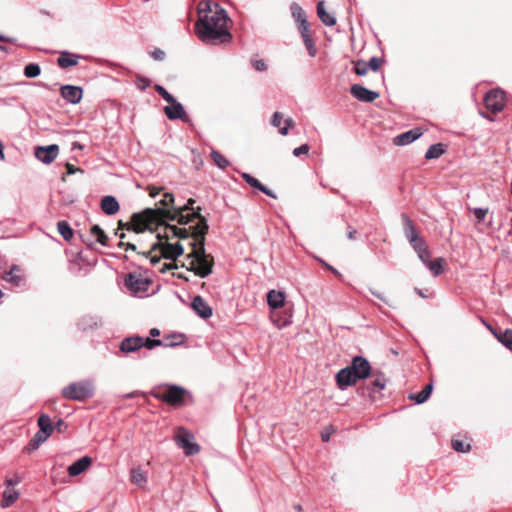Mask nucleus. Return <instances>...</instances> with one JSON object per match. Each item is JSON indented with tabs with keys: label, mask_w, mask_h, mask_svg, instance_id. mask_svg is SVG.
I'll list each match as a JSON object with an SVG mask.
<instances>
[{
	"label": "nucleus",
	"mask_w": 512,
	"mask_h": 512,
	"mask_svg": "<svg viewBox=\"0 0 512 512\" xmlns=\"http://www.w3.org/2000/svg\"><path fill=\"white\" fill-rule=\"evenodd\" d=\"M159 204L160 206L156 208H145L140 212L133 213L130 222L119 220L117 224H169L168 221H174L177 218V224H189L194 219L200 220L198 224H207L199 209L194 208L195 200L192 198L183 208L175 209L173 194L164 192Z\"/></svg>",
	"instance_id": "1"
},
{
	"label": "nucleus",
	"mask_w": 512,
	"mask_h": 512,
	"mask_svg": "<svg viewBox=\"0 0 512 512\" xmlns=\"http://www.w3.org/2000/svg\"><path fill=\"white\" fill-rule=\"evenodd\" d=\"M231 19L227 11L218 3L203 1L198 6V19L194 30L197 38L205 45L228 44L233 36L228 23Z\"/></svg>",
	"instance_id": "2"
},
{
	"label": "nucleus",
	"mask_w": 512,
	"mask_h": 512,
	"mask_svg": "<svg viewBox=\"0 0 512 512\" xmlns=\"http://www.w3.org/2000/svg\"><path fill=\"white\" fill-rule=\"evenodd\" d=\"M124 228L135 234L149 233L151 237L156 239V241L152 243L151 249L159 250L161 256L166 259H176L184 252V248L179 242H168L169 234H172L173 237L178 236L182 238L188 236V232L178 229V226H118V229L123 230Z\"/></svg>",
	"instance_id": "3"
},
{
	"label": "nucleus",
	"mask_w": 512,
	"mask_h": 512,
	"mask_svg": "<svg viewBox=\"0 0 512 512\" xmlns=\"http://www.w3.org/2000/svg\"><path fill=\"white\" fill-rule=\"evenodd\" d=\"M191 228H197V232L201 235V247L198 250H194L191 258L189 270L193 271L196 275L201 278H205L212 273L214 261L212 256L205 253L204 250V235L207 233L209 226H190Z\"/></svg>",
	"instance_id": "4"
},
{
	"label": "nucleus",
	"mask_w": 512,
	"mask_h": 512,
	"mask_svg": "<svg viewBox=\"0 0 512 512\" xmlns=\"http://www.w3.org/2000/svg\"><path fill=\"white\" fill-rule=\"evenodd\" d=\"M151 396L171 406L180 407L185 404V399L190 396L188 390L175 384H166L163 389L156 388L150 391Z\"/></svg>",
	"instance_id": "5"
},
{
	"label": "nucleus",
	"mask_w": 512,
	"mask_h": 512,
	"mask_svg": "<svg viewBox=\"0 0 512 512\" xmlns=\"http://www.w3.org/2000/svg\"><path fill=\"white\" fill-rule=\"evenodd\" d=\"M95 393V386L91 380L72 382L62 389V396L69 400L84 401Z\"/></svg>",
	"instance_id": "6"
},
{
	"label": "nucleus",
	"mask_w": 512,
	"mask_h": 512,
	"mask_svg": "<svg viewBox=\"0 0 512 512\" xmlns=\"http://www.w3.org/2000/svg\"><path fill=\"white\" fill-rule=\"evenodd\" d=\"M78 235L82 242L89 247L97 243L103 246L107 245L108 237L100 226H83V228L78 231Z\"/></svg>",
	"instance_id": "7"
},
{
	"label": "nucleus",
	"mask_w": 512,
	"mask_h": 512,
	"mask_svg": "<svg viewBox=\"0 0 512 512\" xmlns=\"http://www.w3.org/2000/svg\"><path fill=\"white\" fill-rule=\"evenodd\" d=\"M405 236L420 260H427V257H430L426 241L415 230V226H407L405 229Z\"/></svg>",
	"instance_id": "8"
},
{
	"label": "nucleus",
	"mask_w": 512,
	"mask_h": 512,
	"mask_svg": "<svg viewBox=\"0 0 512 512\" xmlns=\"http://www.w3.org/2000/svg\"><path fill=\"white\" fill-rule=\"evenodd\" d=\"M194 436L187 430L180 428L175 436L176 444L183 449L187 456H192L200 451V446L195 443Z\"/></svg>",
	"instance_id": "9"
},
{
	"label": "nucleus",
	"mask_w": 512,
	"mask_h": 512,
	"mask_svg": "<svg viewBox=\"0 0 512 512\" xmlns=\"http://www.w3.org/2000/svg\"><path fill=\"white\" fill-rule=\"evenodd\" d=\"M484 104L493 113L501 112L505 106V92L499 88L490 90L485 95Z\"/></svg>",
	"instance_id": "10"
},
{
	"label": "nucleus",
	"mask_w": 512,
	"mask_h": 512,
	"mask_svg": "<svg viewBox=\"0 0 512 512\" xmlns=\"http://www.w3.org/2000/svg\"><path fill=\"white\" fill-rule=\"evenodd\" d=\"M372 376L374 377V379L371 382V384L360 387L358 391L362 396L367 395L372 400H374L375 393L382 391L386 387V378L385 375L380 371L372 372Z\"/></svg>",
	"instance_id": "11"
},
{
	"label": "nucleus",
	"mask_w": 512,
	"mask_h": 512,
	"mask_svg": "<svg viewBox=\"0 0 512 512\" xmlns=\"http://www.w3.org/2000/svg\"><path fill=\"white\" fill-rule=\"evenodd\" d=\"M169 105L164 107V113L169 120H181L184 123L190 122V118L187 115L183 105L175 99L173 102H169Z\"/></svg>",
	"instance_id": "12"
},
{
	"label": "nucleus",
	"mask_w": 512,
	"mask_h": 512,
	"mask_svg": "<svg viewBox=\"0 0 512 512\" xmlns=\"http://www.w3.org/2000/svg\"><path fill=\"white\" fill-rule=\"evenodd\" d=\"M349 368L352 370L353 374L358 378V380L366 379L368 376H370V374H372L369 361L362 356H355L352 359Z\"/></svg>",
	"instance_id": "13"
},
{
	"label": "nucleus",
	"mask_w": 512,
	"mask_h": 512,
	"mask_svg": "<svg viewBox=\"0 0 512 512\" xmlns=\"http://www.w3.org/2000/svg\"><path fill=\"white\" fill-rule=\"evenodd\" d=\"M59 146L50 144L47 146H37L35 148V157L44 164L52 163L58 156Z\"/></svg>",
	"instance_id": "14"
},
{
	"label": "nucleus",
	"mask_w": 512,
	"mask_h": 512,
	"mask_svg": "<svg viewBox=\"0 0 512 512\" xmlns=\"http://www.w3.org/2000/svg\"><path fill=\"white\" fill-rule=\"evenodd\" d=\"M350 93L358 101L364 103H372L380 96L378 92L370 90L361 84H353L350 88Z\"/></svg>",
	"instance_id": "15"
},
{
	"label": "nucleus",
	"mask_w": 512,
	"mask_h": 512,
	"mask_svg": "<svg viewBox=\"0 0 512 512\" xmlns=\"http://www.w3.org/2000/svg\"><path fill=\"white\" fill-rule=\"evenodd\" d=\"M60 94L64 100L70 104H78L83 96V89L75 85H63L60 88Z\"/></svg>",
	"instance_id": "16"
},
{
	"label": "nucleus",
	"mask_w": 512,
	"mask_h": 512,
	"mask_svg": "<svg viewBox=\"0 0 512 512\" xmlns=\"http://www.w3.org/2000/svg\"><path fill=\"white\" fill-rule=\"evenodd\" d=\"M358 378L353 374L349 366L341 369L336 374L337 386L341 390H345L349 386L356 384Z\"/></svg>",
	"instance_id": "17"
},
{
	"label": "nucleus",
	"mask_w": 512,
	"mask_h": 512,
	"mask_svg": "<svg viewBox=\"0 0 512 512\" xmlns=\"http://www.w3.org/2000/svg\"><path fill=\"white\" fill-rule=\"evenodd\" d=\"M142 347V337L138 335L125 337L119 344L120 351L125 354L137 352Z\"/></svg>",
	"instance_id": "18"
},
{
	"label": "nucleus",
	"mask_w": 512,
	"mask_h": 512,
	"mask_svg": "<svg viewBox=\"0 0 512 512\" xmlns=\"http://www.w3.org/2000/svg\"><path fill=\"white\" fill-rule=\"evenodd\" d=\"M77 326L82 331H93L102 326V318L99 315H84L78 321Z\"/></svg>",
	"instance_id": "19"
},
{
	"label": "nucleus",
	"mask_w": 512,
	"mask_h": 512,
	"mask_svg": "<svg viewBox=\"0 0 512 512\" xmlns=\"http://www.w3.org/2000/svg\"><path fill=\"white\" fill-rule=\"evenodd\" d=\"M191 305L193 310L199 317L207 319L212 316V308L201 296H195L192 300Z\"/></svg>",
	"instance_id": "20"
},
{
	"label": "nucleus",
	"mask_w": 512,
	"mask_h": 512,
	"mask_svg": "<svg viewBox=\"0 0 512 512\" xmlns=\"http://www.w3.org/2000/svg\"><path fill=\"white\" fill-rule=\"evenodd\" d=\"M421 135L422 131L419 128H414L396 136L394 144L399 146L408 145L417 140Z\"/></svg>",
	"instance_id": "21"
},
{
	"label": "nucleus",
	"mask_w": 512,
	"mask_h": 512,
	"mask_svg": "<svg viewBox=\"0 0 512 512\" xmlns=\"http://www.w3.org/2000/svg\"><path fill=\"white\" fill-rule=\"evenodd\" d=\"M92 463V458L89 456H84L77 461H75L73 464H71L67 471L68 474L71 477H75L83 473Z\"/></svg>",
	"instance_id": "22"
},
{
	"label": "nucleus",
	"mask_w": 512,
	"mask_h": 512,
	"mask_svg": "<svg viewBox=\"0 0 512 512\" xmlns=\"http://www.w3.org/2000/svg\"><path fill=\"white\" fill-rule=\"evenodd\" d=\"M100 207L103 213L109 216L116 214L120 209L119 202L112 195L104 196L101 199Z\"/></svg>",
	"instance_id": "23"
},
{
	"label": "nucleus",
	"mask_w": 512,
	"mask_h": 512,
	"mask_svg": "<svg viewBox=\"0 0 512 512\" xmlns=\"http://www.w3.org/2000/svg\"><path fill=\"white\" fill-rule=\"evenodd\" d=\"M241 177L252 188L263 192L264 194H266L267 196H269L271 198H276V195L274 194V192L271 189H269L267 186L263 185L257 178L253 177L249 173L244 172L241 174Z\"/></svg>",
	"instance_id": "24"
},
{
	"label": "nucleus",
	"mask_w": 512,
	"mask_h": 512,
	"mask_svg": "<svg viewBox=\"0 0 512 512\" xmlns=\"http://www.w3.org/2000/svg\"><path fill=\"white\" fill-rule=\"evenodd\" d=\"M81 57L82 56H80L78 54H73L68 51H63V52H61L60 56L57 59V64L60 68L66 69L68 67L77 65L78 60Z\"/></svg>",
	"instance_id": "25"
},
{
	"label": "nucleus",
	"mask_w": 512,
	"mask_h": 512,
	"mask_svg": "<svg viewBox=\"0 0 512 512\" xmlns=\"http://www.w3.org/2000/svg\"><path fill=\"white\" fill-rule=\"evenodd\" d=\"M267 303L273 309H279L284 306L285 294L281 291L270 290L267 293Z\"/></svg>",
	"instance_id": "26"
},
{
	"label": "nucleus",
	"mask_w": 512,
	"mask_h": 512,
	"mask_svg": "<svg viewBox=\"0 0 512 512\" xmlns=\"http://www.w3.org/2000/svg\"><path fill=\"white\" fill-rule=\"evenodd\" d=\"M145 283L146 282L135 273H129L125 278V286L133 292H139L144 289Z\"/></svg>",
	"instance_id": "27"
},
{
	"label": "nucleus",
	"mask_w": 512,
	"mask_h": 512,
	"mask_svg": "<svg viewBox=\"0 0 512 512\" xmlns=\"http://www.w3.org/2000/svg\"><path fill=\"white\" fill-rule=\"evenodd\" d=\"M317 15L321 22L325 26H334L336 24V18L334 15L328 13L324 7V1H319L317 4Z\"/></svg>",
	"instance_id": "28"
},
{
	"label": "nucleus",
	"mask_w": 512,
	"mask_h": 512,
	"mask_svg": "<svg viewBox=\"0 0 512 512\" xmlns=\"http://www.w3.org/2000/svg\"><path fill=\"white\" fill-rule=\"evenodd\" d=\"M38 426H39V432H41L44 435L47 434V437H49L54 430L51 419H50L49 415H47V414H41L39 416Z\"/></svg>",
	"instance_id": "29"
},
{
	"label": "nucleus",
	"mask_w": 512,
	"mask_h": 512,
	"mask_svg": "<svg viewBox=\"0 0 512 512\" xmlns=\"http://www.w3.org/2000/svg\"><path fill=\"white\" fill-rule=\"evenodd\" d=\"M443 261H444L443 258H437L434 261H431L430 257H427V260L426 259L421 260V262L431 271V273L434 276H439L440 274L443 273V270H444L443 266H442Z\"/></svg>",
	"instance_id": "30"
},
{
	"label": "nucleus",
	"mask_w": 512,
	"mask_h": 512,
	"mask_svg": "<svg viewBox=\"0 0 512 512\" xmlns=\"http://www.w3.org/2000/svg\"><path fill=\"white\" fill-rule=\"evenodd\" d=\"M130 481L138 487H144L147 483L146 473L140 468H133L130 471Z\"/></svg>",
	"instance_id": "31"
},
{
	"label": "nucleus",
	"mask_w": 512,
	"mask_h": 512,
	"mask_svg": "<svg viewBox=\"0 0 512 512\" xmlns=\"http://www.w3.org/2000/svg\"><path fill=\"white\" fill-rule=\"evenodd\" d=\"M19 498V492L14 489H6L2 494L1 507L8 508Z\"/></svg>",
	"instance_id": "32"
},
{
	"label": "nucleus",
	"mask_w": 512,
	"mask_h": 512,
	"mask_svg": "<svg viewBox=\"0 0 512 512\" xmlns=\"http://www.w3.org/2000/svg\"><path fill=\"white\" fill-rule=\"evenodd\" d=\"M20 269L18 266L13 265L8 272H5L3 275V280L8 283H11L14 286H19L23 280L22 276L15 274V272H19Z\"/></svg>",
	"instance_id": "33"
},
{
	"label": "nucleus",
	"mask_w": 512,
	"mask_h": 512,
	"mask_svg": "<svg viewBox=\"0 0 512 512\" xmlns=\"http://www.w3.org/2000/svg\"><path fill=\"white\" fill-rule=\"evenodd\" d=\"M432 390L433 384L429 383L419 393L410 394L409 398L414 400L417 404H422L429 398V396L432 393Z\"/></svg>",
	"instance_id": "34"
},
{
	"label": "nucleus",
	"mask_w": 512,
	"mask_h": 512,
	"mask_svg": "<svg viewBox=\"0 0 512 512\" xmlns=\"http://www.w3.org/2000/svg\"><path fill=\"white\" fill-rule=\"evenodd\" d=\"M445 153V148L442 143L432 144L425 153V159H437Z\"/></svg>",
	"instance_id": "35"
},
{
	"label": "nucleus",
	"mask_w": 512,
	"mask_h": 512,
	"mask_svg": "<svg viewBox=\"0 0 512 512\" xmlns=\"http://www.w3.org/2000/svg\"><path fill=\"white\" fill-rule=\"evenodd\" d=\"M48 439L47 434L44 435L41 432H37L33 438L29 441L26 450L28 452L36 450L39 448V446L44 443Z\"/></svg>",
	"instance_id": "36"
},
{
	"label": "nucleus",
	"mask_w": 512,
	"mask_h": 512,
	"mask_svg": "<svg viewBox=\"0 0 512 512\" xmlns=\"http://www.w3.org/2000/svg\"><path fill=\"white\" fill-rule=\"evenodd\" d=\"M290 11H291L292 17L294 18V20L296 22L301 23L303 20H307L304 10L298 3L293 2L290 5Z\"/></svg>",
	"instance_id": "37"
},
{
	"label": "nucleus",
	"mask_w": 512,
	"mask_h": 512,
	"mask_svg": "<svg viewBox=\"0 0 512 512\" xmlns=\"http://www.w3.org/2000/svg\"><path fill=\"white\" fill-rule=\"evenodd\" d=\"M498 341L512 352V329H506L501 332L500 337H498Z\"/></svg>",
	"instance_id": "38"
},
{
	"label": "nucleus",
	"mask_w": 512,
	"mask_h": 512,
	"mask_svg": "<svg viewBox=\"0 0 512 512\" xmlns=\"http://www.w3.org/2000/svg\"><path fill=\"white\" fill-rule=\"evenodd\" d=\"M211 157L214 163L217 165V167L222 170L227 168L230 164L229 161L216 150L211 151Z\"/></svg>",
	"instance_id": "39"
},
{
	"label": "nucleus",
	"mask_w": 512,
	"mask_h": 512,
	"mask_svg": "<svg viewBox=\"0 0 512 512\" xmlns=\"http://www.w3.org/2000/svg\"><path fill=\"white\" fill-rule=\"evenodd\" d=\"M142 342H143V347L149 349V350H152L154 349L155 347H158V346H165V347H168V346H174L175 344H163L162 340H159V339H151L149 337H142Z\"/></svg>",
	"instance_id": "40"
},
{
	"label": "nucleus",
	"mask_w": 512,
	"mask_h": 512,
	"mask_svg": "<svg viewBox=\"0 0 512 512\" xmlns=\"http://www.w3.org/2000/svg\"><path fill=\"white\" fill-rule=\"evenodd\" d=\"M41 73V68L38 64L36 63H29L28 65L25 66L24 68V75L27 77V78H35L37 77L38 75H40Z\"/></svg>",
	"instance_id": "41"
},
{
	"label": "nucleus",
	"mask_w": 512,
	"mask_h": 512,
	"mask_svg": "<svg viewBox=\"0 0 512 512\" xmlns=\"http://www.w3.org/2000/svg\"><path fill=\"white\" fill-rule=\"evenodd\" d=\"M304 45L307 49V52L310 57H315L317 54V49L315 47V42L311 35H305V38H303Z\"/></svg>",
	"instance_id": "42"
},
{
	"label": "nucleus",
	"mask_w": 512,
	"mask_h": 512,
	"mask_svg": "<svg viewBox=\"0 0 512 512\" xmlns=\"http://www.w3.org/2000/svg\"><path fill=\"white\" fill-rule=\"evenodd\" d=\"M154 89L167 103L173 102V99H175L162 85L156 84Z\"/></svg>",
	"instance_id": "43"
},
{
	"label": "nucleus",
	"mask_w": 512,
	"mask_h": 512,
	"mask_svg": "<svg viewBox=\"0 0 512 512\" xmlns=\"http://www.w3.org/2000/svg\"><path fill=\"white\" fill-rule=\"evenodd\" d=\"M59 234L66 240L70 241L73 238L74 232L72 226H56Z\"/></svg>",
	"instance_id": "44"
},
{
	"label": "nucleus",
	"mask_w": 512,
	"mask_h": 512,
	"mask_svg": "<svg viewBox=\"0 0 512 512\" xmlns=\"http://www.w3.org/2000/svg\"><path fill=\"white\" fill-rule=\"evenodd\" d=\"M355 73L359 76H364L367 74L368 65L367 62L363 60H358L354 67Z\"/></svg>",
	"instance_id": "45"
},
{
	"label": "nucleus",
	"mask_w": 512,
	"mask_h": 512,
	"mask_svg": "<svg viewBox=\"0 0 512 512\" xmlns=\"http://www.w3.org/2000/svg\"><path fill=\"white\" fill-rule=\"evenodd\" d=\"M383 61H384L383 58L374 56V57L370 58V60L367 62L368 68H370L372 71L376 72L380 69Z\"/></svg>",
	"instance_id": "46"
},
{
	"label": "nucleus",
	"mask_w": 512,
	"mask_h": 512,
	"mask_svg": "<svg viewBox=\"0 0 512 512\" xmlns=\"http://www.w3.org/2000/svg\"><path fill=\"white\" fill-rule=\"evenodd\" d=\"M452 447L457 452H467L470 449L469 444L466 445V444H464L463 441L458 440V439L452 440Z\"/></svg>",
	"instance_id": "47"
},
{
	"label": "nucleus",
	"mask_w": 512,
	"mask_h": 512,
	"mask_svg": "<svg viewBox=\"0 0 512 512\" xmlns=\"http://www.w3.org/2000/svg\"><path fill=\"white\" fill-rule=\"evenodd\" d=\"M487 213H488V208L478 207V208L473 209V214L478 221H483L485 219V216L487 215Z\"/></svg>",
	"instance_id": "48"
},
{
	"label": "nucleus",
	"mask_w": 512,
	"mask_h": 512,
	"mask_svg": "<svg viewBox=\"0 0 512 512\" xmlns=\"http://www.w3.org/2000/svg\"><path fill=\"white\" fill-rule=\"evenodd\" d=\"M298 30L302 39L305 38V35H311L309 31V23L307 20H303L301 23H299Z\"/></svg>",
	"instance_id": "49"
},
{
	"label": "nucleus",
	"mask_w": 512,
	"mask_h": 512,
	"mask_svg": "<svg viewBox=\"0 0 512 512\" xmlns=\"http://www.w3.org/2000/svg\"><path fill=\"white\" fill-rule=\"evenodd\" d=\"M150 56L156 61H163L165 59L166 54L160 48H155L153 51L150 52Z\"/></svg>",
	"instance_id": "50"
},
{
	"label": "nucleus",
	"mask_w": 512,
	"mask_h": 512,
	"mask_svg": "<svg viewBox=\"0 0 512 512\" xmlns=\"http://www.w3.org/2000/svg\"><path fill=\"white\" fill-rule=\"evenodd\" d=\"M309 149L310 146L308 144H302L299 147L294 148L292 153L295 157H299L300 155L307 154Z\"/></svg>",
	"instance_id": "51"
},
{
	"label": "nucleus",
	"mask_w": 512,
	"mask_h": 512,
	"mask_svg": "<svg viewBox=\"0 0 512 512\" xmlns=\"http://www.w3.org/2000/svg\"><path fill=\"white\" fill-rule=\"evenodd\" d=\"M282 119H283V114L281 112H275L272 115V118H271V125L273 127L280 128L281 127L280 125H281Z\"/></svg>",
	"instance_id": "52"
},
{
	"label": "nucleus",
	"mask_w": 512,
	"mask_h": 512,
	"mask_svg": "<svg viewBox=\"0 0 512 512\" xmlns=\"http://www.w3.org/2000/svg\"><path fill=\"white\" fill-rule=\"evenodd\" d=\"M285 125L279 128V133L281 135H287L289 133V128L294 126V121L291 118L285 119Z\"/></svg>",
	"instance_id": "53"
},
{
	"label": "nucleus",
	"mask_w": 512,
	"mask_h": 512,
	"mask_svg": "<svg viewBox=\"0 0 512 512\" xmlns=\"http://www.w3.org/2000/svg\"><path fill=\"white\" fill-rule=\"evenodd\" d=\"M252 66L255 70L257 71H265L267 69V65L266 63L264 62V60H252Z\"/></svg>",
	"instance_id": "54"
},
{
	"label": "nucleus",
	"mask_w": 512,
	"mask_h": 512,
	"mask_svg": "<svg viewBox=\"0 0 512 512\" xmlns=\"http://www.w3.org/2000/svg\"><path fill=\"white\" fill-rule=\"evenodd\" d=\"M147 190L149 192V196L152 197V198H155V197H157L158 195L161 194V192L163 191V188L162 187H156V186H148Z\"/></svg>",
	"instance_id": "55"
},
{
	"label": "nucleus",
	"mask_w": 512,
	"mask_h": 512,
	"mask_svg": "<svg viewBox=\"0 0 512 512\" xmlns=\"http://www.w3.org/2000/svg\"><path fill=\"white\" fill-rule=\"evenodd\" d=\"M151 84V81L150 79L146 78V77H139L138 78V87L141 89V90H145L147 87H149Z\"/></svg>",
	"instance_id": "56"
},
{
	"label": "nucleus",
	"mask_w": 512,
	"mask_h": 512,
	"mask_svg": "<svg viewBox=\"0 0 512 512\" xmlns=\"http://www.w3.org/2000/svg\"><path fill=\"white\" fill-rule=\"evenodd\" d=\"M59 433H63L65 432V430L67 429V424L64 422L63 419H58V421L56 422L55 424V427H54Z\"/></svg>",
	"instance_id": "57"
},
{
	"label": "nucleus",
	"mask_w": 512,
	"mask_h": 512,
	"mask_svg": "<svg viewBox=\"0 0 512 512\" xmlns=\"http://www.w3.org/2000/svg\"><path fill=\"white\" fill-rule=\"evenodd\" d=\"M65 168H66L67 174H69V175H72V174L76 173L77 171L83 173L82 169L76 168L74 165H72L70 163H66Z\"/></svg>",
	"instance_id": "58"
},
{
	"label": "nucleus",
	"mask_w": 512,
	"mask_h": 512,
	"mask_svg": "<svg viewBox=\"0 0 512 512\" xmlns=\"http://www.w3.org/2000/svg\"><path fill=\"white\" fill-rule=\"evenodd\" d=\"M177 266L175 264H167V263H164L160 268H159V271L162 272V273H165L173 268H176Z\"/></svg>",
	"instance_id": "59"
},
{
	"label": "nucleus",
	"mask_w": 512,
	"mask_h": 512,
	"mask_svg": "<svg viewBox=\"0 0 512 512\" xmlns=\"http://www.w3.org/2000/svg\"><path fill=\"white\" fill-rule=\"evenodd\" d=\"M19 482H20V480L18 478H10L5 481V484L9 488V487L17 485Z\"/></svg>",
	"instance_id": "60"
},
{
	"label": "nucleus",
	"mask_w": 512,
	"mask_h": 512,
	"mask_svg": "<svg viewBox=\"0 0 512 512\" xmlns=\"http://www.w3.org/2000/svg\"><path fill=\"white\" fill-rule=\"evenodd\" d=\"M322 441L327 442L330 439V433L327 431H324L321 433Z\"/></svg>",
	"instance_id": "61"
},
{
	"label": "nucleus",
	"mask_w": 512,
	"mask_h": 512,
	"mask_svg": "<svg viewBox=\"0 0 512 512\" xmlns=\"http://www.w3.org/2000/svg\"><path fill=\"white\" fill-rule=\"evenodd\" d=\"M356 230H350L348 233H347V237L350 239V240H354L356 239Z\"/></svg>",
	"instance_id": "62"
},
{
	"label": "nucleus",
	"mask_w": 512,
	"mask_h": 512,
	"mask_svg": "<svg viewBox=\"0 0 512 512\" xmlns=\"http://www.w3.org/2000/svg\"><path fill=\"white\" fill-rule=\"evenodd\" d=\"M322 263L325 265V267H327L329 270H331L335 275L340 276V273H339V271H338V270H336L335 268H333L332 266H330V265H329V264H327V263H324V262H322Z\"/></svg>",
	"instance_id": "63"
},
{
	"label": "nucleus",
	"mask_w": 512,
	"mask_h": 512,
	"mask_svg": "<svg viewBox=\"0 0 512 512\" xmlns=\"http://www.w3.org/2000/svg\"><path fill=\"white\" fill-rule=\"evenodd\" d=\"M150 335L153 336V337L159 336L160 335V330L157 329V328H152L150 330Z\"/></svg>",
	"instance_id": "64"
}]
</instances>
